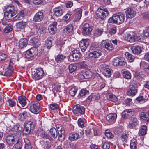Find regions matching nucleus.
Segmentation results:
<instances>
[{
  "mask_svg": "<svg viewBox=\"0 0 149 149\" xmlns=\"http://www.w3.org/2000/svg\"><path fill=\"white\" fill-rule=\"evenodd\" d=\"M130 90L137 91V85L134 81H132V83L130 85Z\"/></svg>",
  "mask_w": 149,
  "mask_h": 149,
  "instance_id": "obj_47",
  "label": "nucleus"
},
{
  "mask_svg": "<svg viewBox=\"0 0 149 149\" xmlns=\"http://www.w3.org/2000/svg\"><path fill=\"white\" fill-rule=\"evenodd\" d=\"M115 15H113L112 17H110L108 20V22L110 23H115L116 24V20Z\"/></svg>",
  "mask_w": 149,
  "mask_h": 149,
  "instance_id": "obj_61",
  "label": "nucleus"
},
{
  "mask_svg": "<svg viewBox=\"0 0 149 149\" xmlns=\"http://www.w3.org/2000/svg\"><path fill=\"white\" fill-rule=\"evenodd\" d=\"M37 133L38 136H40L43 138L49 139V136L47 133L44 131L43 130L41 129L38 130Z\"/></svg>",
  "mask_w": 149,
  "mask_h": 149,
  "instance_id": "obj_26",
  "label": "nucleus"
},
{
  "mask_svg": "<svg viewBox=\"0 0 149 149\" xmlns=\"http://www.w3.org/2000/svg\"><path fill=\"white\" fill-rule=\"evenodd\" d=\"M6 141L8 144H11L14 143L15 139L13 136L9 135L6 137Z\"/></svg>",
  "mask_w": 149,
  "mask_h": 149,
  "instance_id": "obj_41",
  "label": "nucleus"
},
{
  "mask_svg": "<svg viewBox=\"0 0 149 149\" xmlns=\"http://www.w3.org/2000/svg\"><path fill=\"white\" fill-rule=\"evenodd\" d=\"M84 74L85 79H88L91 78L92 76V73L89 71H87L84 72Z\"/></svg>",
  "mask_w": 149,
  "mask_h": 149,
  "instance_id": "obj_54",
  "label": "nucleus"
},
{
  "mask_svg": "<svg viewBox=\"0 0 149 149\" xmlns=\"http://www.w3.org/2000/svg\"><path fill=\"white\" fill-rule=\"evenodd\" d=\"M28 44V40L26 39H21L19 42V46L20 48H24Z\"/></svg>",
  "mask_w": 149,
  "mask_h": 149,
  "instance_id": "obj_23",
  "label": "nucleus"
},
{
  "mask_svg": "<svg viewBox=\"0 0 149 149\" xmlns=\"http://www.w3.org/2000/svg\"><path fill=\"white\" fill-rule=\"evenodd\" d=\"M92 30V26L88 23H85L83 26L82 33L85 36H89L91 34Z\"/></svg>",
  "mask_w": 149,
  "mask_h": 149,
  "instance_id": "obj_4",
  "label": "nucleus"
},
{
  "mask_svg": "<svg viewBox=\"0 0 149 149\" xmlns=\"http://www.w3.org/2000/svg\"><path fill=\"white\" fill-rule=\"evenodd\" d=\"M25 143L24 148L25 149H31V145L29 140L27 138H25L24 139L23 143Z\"/></svg>",
  "mask_w": 149,
  "mask_h": 149,
  "instance_id": "obj_36",
  "label": "nucleus"
},
{
  "mask_svg": "<svg viewBox=\"0 0 149 149\" xmlns=\"http://www.w3.org/2000/svg\"><path fill=\"white\" fill-rule=\"evenodd\" d=\"M125 40L130 42H133L135 41V36L134 35H131L130 34L126 33L123 36Z\"/></svg>",
  "mask_w": 149,
  "mask_h": 149,
  "instance_id": "obj_17",
  "label": "nucleus"
},
{
  "mask_svg": "<svg viewBox=\"0 0 149 149\" xmlns=\"http://www.w3.org/2000/svg\"><path fill=\"white\" fill-rule=\"evenodd\" d=\"M27 25L26 23L24 22H19L17 24V27L19 29H23Z\"/></svg>",
  "mask_w": 149,
  "mask_h": 149,
  "instance_id": "obj_43",
  "label": "nucleus"
},
{
  "mask_svg": "<svg viewBox=\"0 0 149 149\" xmlns=\"http://www.w3.org/2000/svg\"><path fill=\"white\" fill-rule=\"evenodd\" d=\"M72 111L74 114L77 116L81 115L84 113L85 108L84 107L77 104L73 107Z\"/></svg>",
  "mask_w": 149,
  "mask_h": 149,
  "instance_id": "obj_8",
  "label": "nucleus"
},
{
  "mask_svg": "<svg viewBox=\"0 0 149 149\" xmlns=\"http://www.w3.org/2000/svg\"><path fill=\"white\" fill-rule=\"evenodd\" d=\"M128 138V136L125 134H122L121 136V139L123 142H127Z\"/></svg>",
  "mask_w": 149,
  "mask_h": 149,
  "instance_id": "obj_51",
  "label": "nucleus"
},
{
  "mask_svg": "<svg viewBox=\"0 0 149 149\" xmlns=\"http://www.w3.org/2000/svg\"><path fill=\"white\" fill-rule=\"evenodd\" d=\"M139 123L137 118L134 117L132 118L129 122L128 127L130 128L133 129L136 127Z\"/></svg>",
  "mask_w": 149,
  "mask_h": 149,
  "instance_id": "obj_13",
  "label": "nucleus"
},
{
  "mask_svg": "<svg viewBox=\"0 0 149 149\" xmlns=\"http://www.w3.org/2000/svg\"><path fill=\"white\" fill-rule=\"evenodd\" d=\"M115 15H113L112 17H110L108 20V22L110 23H115L116 24V20Z\"/></svg>",
  "mask_w": 149,
  "mask_h": 149,
  "instance_id": "obj_60",
  "label": "nucleus"
},
{
  "mask_svg": "<svg viewBox=\"0 0 149 149\" xmlns=\"http://www.w3.org/2000/svg\"><path fill=\"white\" fill-rule=\"evenodd\" d=\"M34 48H31L27 50L26 53V56L27 58H29L35 55L33 52Z\"/></svg>",
  "mask_w": 149,
  "mask_h": 149,
  "instance_id": "obj_37",
  "label": "nucleus"
},
{
  "mask_svg": "<svg viewBox=\"0 0 149 149\" xmlns=\"http://www.w3.org/2000/svg\"><path fill=\"white\" fill-rule=\"evenodd\" d=\"M72 14L71 13H67L65 16H64L63 18V20L65 21H66L68 20L70 17H71Z\"/></svg>",
  "mask_w": 149,
  "mask_h": 149,
  "instance_id": "obj_62",
  "label": "nucleus"
},
{
  "mask_svg": "<svg viewBox=\"0 0 149 149\" xmlns=\"http://www.w3.org/2000/svg\"><path fill=\"white\" fill-rule=\"evenodd\" d=\"M130 147L131 149H137L136 141V139H133L131 140Z\"/></svg>",
  "mask_w": 149,
  "mask_h": 149,
  "instance_id": "obj_44",
  "label": "nucleus"
},
{
  "mask_svg": "<svg viewBox=\"0 0 149 149\" xmlns=\"http://www.w3.org/2000/svg\"><path fill=\"white\" fill-rule=\"evenodd\" d=\"M85 119L84 118H80L78 120V124L80 127L83 128L84 127V123Z\"/></svg>",
  "mask_w": 149,
  "mask_h": 149,
  "instance_id": "obj_45",
  "label": "nucleus"
},
{
  "mask_svg": "<svg viewBox=\"0 0 149 149\" xmlns=\"http://www.w3.org/2000/svg\"><path fill=\"white\" fill-rule=\"evenodd\" d=\"M56 128H51L49 132L51 135L54 138H56L58 134V139L61 141H63L65 137V130L64 128L61 125L57 124L56 125Z\"/></svg>",
  "mask_w": 149,
  "mask_h": 149,
  "instance_id": "obj_1",
  "label": "nucleus"
},
{
  "mask_svg": "<svg viewBox=\"0 0 149 149\" xmlns=\"http://www.w3.org/2000/svg\"><path fill=\"white\" fill-rule=\"evenodd\" d=\"M17 13V10L15 9L13 5H10L7 8L6 12L4 13V16L6 19H10Z\"/></svg>",
  "mask_w": 149,
  "mask_h": 149,
  "instance_id": "obj_2",
  "label": "nucleus"
},
{
  "mask_svg": "<svg viewBox=\"0 0 149 149\" xmlns=\"http://www.w3.org/2000/svg\"><path fill=\"white\" fill-rule=\"evenodd\" d=\"M44 18V15L42 12L39 11L36 13L33 18L34 21L38 22L42 21Z\"/></svg>",
  "mask_w": 149,
  "mask_h": 149,
  "instance_id": "obj_14",
  "label": "nucleus"
},
{
  "mask_svg": "<svg viewBox=\"0 0 149 149\" xmlns=\"http://www.w3.org/2000/svg\"><path fill=\"white\" fill-rule=\"evenodd\" d=\"M117 115L116 113H111L107 115L106 117V119L109 122L114 121L116 118Z\"/></svg>",
  "mask_w": 149,
  "mask_h": 149,
  "instance_id": "obj_21",
  "label": "nucleus"
},
{
  "mask_svg": "<svg viewBox=\"0 0 149 149\" xmlns=\"http://www.w3.org/2000/svg\"><path fill=\"white\" fill-rule=\"evenodd\" d=\"M132 52L138 55L142 52L141 47L139 46H133L131 47Z\"/></svg>",
  "mask_w": 149,
  "mask_h": 149,
  "instance_id": "obj_20",
  "label": "nucleus"
},
{
  "mask_svg": "<svg viewBox=\"0 0 149 149\" xmlns=\"http://www.w3.org/2000/svg\"><path fill=\"white\" fill-rule=\"evenodd\" d=\"M73 29V25L72 24H69L65 27L64 31L65 33H68L72 31Z\"/></svg>",
  "mask_w": 149,
  "mask_h": 149,
  "instance_id": "obj_31",
  "label": "nucleus"
},
{
  "mask_svg": "<svg viewBox=\"0 0 149 149\" xmlns=\"http://www.w3.org/2000/svg\"><path fill=\"white\" fill-rule=\"evenodd\" d=\"M65 58V56L62 54H59L55 57V59L57 62L60 63L63 61Z\"/></svg>",
  "mask_w": 149,
  "mask_h": 149,
  "instance_id": "obj_40",
  "label": "nucleus"
},
{
  "mask_svg": "<svg viewBox=\"0 0 149 149\" xmlns=\"http://www.w3.org/2000/svg\"><path fill=\"white\" fill-rule=\"evenodd\" d=\"M147 129V127L146 126L143 125L142 126L139 132L140 136H142L146 134Z\"/></svg>",
  "mask_w": 149,
  "mask_h": 149,
  "instance_id": "obj_34",
  "label": "nucleus"
},
{
  "mask_svg": "<svg viewBox=\"0 0 149 149\" xmlns=\"http://www.w3.org/2000/svg\"><path fill=\"white\" fill-rule=\"evenodd\" d=\"M79 137V135L78 134H70L69 139L70 141H72L77 140Z\"/></svg>",
  "mask_w": 149,
  "mask_h": 149,
  "instance_id": "obj_35",
  "label": "nucleus"
},
{
  "mask_svg": "<svg viewBox=\"0 0 149 149\" xmlns=\"http://www.w3.org/2000/svg\"><path fill=\"white\" fill-rule=\"evenodd\" d=\"M33 124V122L31 121H28L26 123L23 130L25 134H27L30 132Z\"/></svg>",
  "mask_w": 149,
  "mask_h": 149,
  "instance_id": "obj_15",
  "label": "nucleus"
},
{
  "mask_svg": "<svg viewBox=\"0 0 149 149\" xmlns=\"http://www.w3.org/2000/svg\"><path fill=\"white\" fill-rule=\"evenodd\" d=\"M18 101L22 107H24L26 104V98L23 96L18 97Z\"/></svg>",
  "mask_w": 149,
  "mask_h": 149,
  "instance_id": "obj_32",
  "label": "nucleus"
},
{
  "mask_svg": "<svg viewBox=\"0 0 149 149\" xmlns=\"http://www.w3.org/2000/svg\"><path fill=\"white\" fill-rule=\"evenodd\" d=\"M44 73V71L42 68H38L32 72V75L34 79L39 80L42 77Z\"/></svg>",
  "mask_w": 149,
  "mask_h": 149,
  "instance_id": "obj_6",
  "label": "nucleus"
},
{
  "mask_svg": "<svg viewBox=\"0 0 149 149\" xmlns=\"http://www.w3.org/2000/svg\"><path fill=\"white\" fill-rule=\"evenodd\" d=\"M23 144L22 139H19L17 143L13 146V149H21Z\"/></svg>",
  "mask_w": 149,
  "mask_h": 149,
  "instance_id": "obj_27",
  "label": "nucleus"
},
{
  "mask_svg": "<svg viewBox=\"0 0 149 149\" xmlns=\"http://www.w3.org/2000/svg\"><path fill=\"white\" fill-rule=\"evenodd\" d=\"M109 98L110 100L112 102H114L117 100V98L116 96L112 94L109 95Z\"/></svg>",
  "mask_w": 149,
  "mask_h": 149,
  "instance_id": "obj_56",
  "label": "nucleus"
},
{
  "mask_svg": "<svg viewBox=\"0 0 149 149\" xmlns=\"http://www.w3.org/2000/svg\"><path fill=\"white\" fill-rule=\"evenodd\" d=\"M31 44L34 46L35 47L37 48L40 45L39 40L38 38H31L29 41Z\"/></svg>",
  "mask_w": 149,
  "mask_h": 149,
  "instance_id": "obj_22",
  "label": "nucleus"
},
{
  "mask_svg": "<svg viewBox=\"0 0 149 149\" xmlns=\"http://www.w3.org/2000/svg\"><path fill=\"white\" fill-rule=\"evenodd\" d=\"M137 92V91H135L134 90L133 91L132 90H129L127 92V94L128 95H129L132 96H133L136 95Z\"/></svg>",
  "mask_w": 149,
  "mask_h": 149,
  "instance_id": "obj_57",
  "label": "nucleus"
},
{
  "mask_svg": "<svg viewBox=\"0 0 149 149\" xmlns=\"http://www.w3.org/2000/svg\"><path fill=\"white\" fill-rule=\"evenodd\" d=\"M123 75L125 78L129 79L131 78V73L129 71L125 69L122 70L121 71Z\"/></svg>",
  "mask_w": 149,
  "mask_h": 149,
  "instance_id": "obj_29",
  "label": "nucleus"
},
{
  "mask_svg": "<svg viewBox=\"0 0 149 149\" xmlns=\"http://www.w3.org/2000/svg\"><path fill=\"white\" fill-rule=\"evenodd\" d=\"M111 70L109 68H105L104 69L103 74L107 77H109L111 76Z\"/></svg>",
  "mask_w": 149,
  "mask_h": 149,
  "instance_id": "obj_38",
  "label": "nucleus"
},
{
  "mask_svg": "<svg viewBox=\"0 0 149 149\" xmlns=\"http://www.w3.org/2000/svg\"><path fill=\"white\" fill-rule=\"evenodd\" d=\"M81 56L80 52L78 50H74L72 51V54L69 56L68 60L71 61H74L78 60Z\"/></svg>",
  "mask_w": 149,
  "mask_h": 149,
  "instance_id": "obj_7",
  "label": "nucleus"
},
{
  "mask_svg": "<svg viewBox=\"0 0 149 149\" xmlns=\"http://www.w3.org/2000/svg\"><path fill=\"white\" fill-rule=\"evenodd\" d=\"M50 108L52 110H56L58 108V105L56 103H53L50 105Z\"/></svg>",
  "mask_w": 149,
  "mask_h": 149,
  "instance_id": "obj_59",
  "label": "nucleus"
},
{
  "mask_svg": "<svg viewBox=\"0 0 149 149\" xmlns=\"http://www.w3.org/2000/svg\"><path fill=\"white\" fill-rule=\"evenodd\" d=\"M122 116L123 118L125 119L130 118L127 109L125 110L122 113Z\"/></svg>",
  "mask_w": 149,
  "mask_h": 149,
  "instance_id": "obj_48",
  "label": "nucleus"
},
{
  "mask_svg": "<svg viewBox=\"0 0 149 149\" xmlns=\"http://www.w3.org/2000/svg\"><path fill=\"white\" fill-rule=\"evenodd\" d=\"M30 109L31 112L35 114H37L40 111V104L37 102H31Z\"/></svg>",
  "mask_w": 149,
  "mask_h": 149,
  "instance_id": "obj_9",
  "label": "nucleus"
},
{
  "mask_svg": "<svg viewBox=\"0 0 149 149\" xmlns=\"http://www.w3.org/2000/svg\"><path fill=\"white\" fill-rule=\"evenodd\" d=\"M77 90L74 88H72L70 91V95L72 96H74L77 92Z\"/></svg>",
  "mask_w": 149,
  "mask_h": 149,
  "instance_id": "obj_52",
  "label": "nucleus"
},
{
  "mask_svg": "<svg viewBox=\"0 0 149 149\" xmlns=\"http://www.w3.org/2000/svg\"><path fill=\"white\" fill-rule=\"evenodd\" d=\"M52 38L50 37H48L45 41V45L47 48L49 49L52 45Z\"/></svg>",
  "mask_w": 149,
  "mask_h": 149,
  "instance_id": "obj_33",
  "label": "nucleus"
},
{
  "mask_svg": "<svg viewBox=\"0 0 149 149\" xmlns=\"http://www.w3.org/2000/svg\"><path fill=\"white\" fill-rule=\"evenodd\" d=\"M82 44L83 46H88L89 45V42L87 39H82L80 42L79 45L81 46V44Z\"/></svg>",
  "mask_w": 149,
  "mask_h": 149,
  "instance_id": "obj_55",
  "label": "nucleus"
},
{
  "mask_svg": "<svg viewBox=\"0 0 149 149\" xmlns=\"http://www.w3.org/2000/svg\"><path fill=\"white\" fill-rule=\"evenodd\" d=\"M68 68L70 72L72 73L77 69V67L74 65L71 64L69 65Z\"/></svg>",
  "mask_w": 149,
  "mask_h": 149,
  "instance_id": "obj_49",
  "label": "nucleus"
},
{
  "mask_svg": "<svg viewBox=\"0 0 149 149\" xmlns=\"http://www.w3.org/2000/svg\"><path fill=\"white\" fill-rule=\"evenodd\" d=\"M116 24H119L123 23L125 19L124 14L121 13H118L115 14Z\"/></svg>",
  "mask_w": 149,
  "mask_h": 149,
  "instance_id": "obj_11",
  "label": "nucleus"
},
{
  "mask_svg": "<svg viewBox=\"0 0 149 149\" xmlns=\"http://www.w3.org/2000/svg\"><path fill=\"white\" fill-rule=\"evenodd\" d=\"M27 117L28 114L27 112L24 111L19 115L18 118L21 121H24Z\"/></svg>",
  "mask_w": 149,
  "mask_h": 149,
  "instance_id": "obj_30",
  "label": "nucleus"
},
{
  "mask_svg": "<svg viewBox=\"0 0 149 149\" xmlns=\"http://www.w3.org/2000/svg\"><path fill=\"white\" fill-rule=\"evenodd\" d=\"M44 30V28L40 25H38L36 26V31L38 34L43 33Z\"/></svg>",
  "mask_w": 149,
  "mask_h": 149,
  "instance_id": "obj_42",
  "label": "nucleus"
},
{
  "mask_svg": "<svg viewBox=\"0 0 149 149\" xmlns=\"http://www.w3.org/2000/svg\"><path fill=\"white\" fill-rule=\"evenodd\" d=\"M144 70L148 73L149 74V64L145 63L143 66Z\"/></svg>",
  "mask_w": 149,
  "mask_h": 149,
  "instance_id": "obj_64",
  "label": "nucleus"
},
{
  "mask_svg": "<svg viewBox=\"0 0 149 149\" xmlns=\"http://www.w3.org/2000/svg\"><path fill=\"white\" fill-rule=\"evenodd\" d=\"M24 12L23 10H21L18 13L17 15L14 17L15 20H20L24 17Z\"/></svg>",
  "mask_w": 149,
  "mask_h": 149,
  "instance_id": "obj_28",
  "label": "nucleus"
},
{
  "mask_svg": "<svg viewBox=\"0 0 149 149\" xmlns=\"http://www.w3.org/2000/svg\"><path fill=\"white\" fill-rule=\"evenodd\" d=\"M57 23L56 22H54L53 24L50 25L49 27L48 30L49 33L52 35L55 33L57 31Z\"/></svg>",
  "mask_w": 149,
  "mask_h": 149,
  "instance_id": "obj_16",
  "label": "nucleus"
},
{
  "mask_svg": "<svg viewBox=\"0 0 149 149\" xmlns=\"http://www.w3.org/2000/svg\"><path fill=\"white\" fill-rule=\"evenodd\" d=\"M125 55L127 58L130 62H133L135 59V57L128 52H126Z\"/></svg>",
  "mask_w": 149,
  "mask_h": 149,
  "instance_id": "obj_39",
  "label": "nucleus"
},
{
  "mask_svg": "<svg viewBox=\"0 0 149 149\" xmlns=\"http://www.w3.org/2000/svg\"><path fill=\"white\" fill-rule=\"evenodd\" d=\"M75 19L76 21H79L82 16V10L81 8H77L75 10Z\"/></svg>",
  "mask_w": 149,
  "mask_h": 149,
  "instance_id": "obj_24",
  "label": "nucleus"
},
{
  "mask_svg": "<svg viewBox=\"0 0 149 149\" xmlns=\"http://www.w3.org/2000/svg\"><path fill=\"white\" fill-rule=\"evenodd\" d=\"M129 117L130 118L134 116L135 113V110L133 109H127Z\"/></svg>",
  "mask_w": 149,
  "mask_h": 149,
  "instance_id": "obj_53",
  "label": "nucleus"
},
{
  "mask_svg": "<svg viewBox=\"0 0 149 149\" xmlns=\"http://www.w3.org/2000/svg\"><path fill=\"white\" fill-rule=\"evenodd\" d=\"M103 32V30L101 29H97L95 31L94 35L98 37L100 36Z\"/></svg>",
  "mask_w": 149,
  "mask_h": 149,
  "instance_id": "obj_50",
  "label": "nucleus"
},
{
  "mask_svg": "<svg viewBox=\"0 0 149 149\" xmlns=\"http://www.w3.org/2000/svg\"><path fill=\"white\" fill-rule=\"evenodd\" d=\"M139 116L141 121H145L146 123L149 122V114L148 112H142L141 113Z\"/></svg>",
  "mask_w": 149,
  "mask_h": 149,
  "instance_id": "obj_12",
  "label": "nucleus"
},
{
  "mask_svg": "<svg viewBox=\"0 0 149 149\" xmlns=\"http://www.w3.org/2000/svg\"><path fill=\"white\" fill-rule=\"evenodd\" d=\"M101 51L100 49H97L96 51L91 52L88 55L89 57L97 58L100 56L101 55Z\"/></svg>",
  "mask_w": 149,
  "mask_h": 149,
  "instance_id": "obj_19",
  "label": "nucleus"
},
{
  "mask_svg": "<svg viewBox=\"0 0 149 149\" xmlns=\"http://www.w3.org/2000/svg\"><path fill=\"white\" fill-rule=\"evenodd\" d=\"M100 46L109 51L113 50L114 48L111 41L108 40H103L101 42Z\"/></svg>",
  "mask_w": 149,
  "mask_h": 149,
  "instance_id": "obj_5",
  "label": "nucleus"
},
{
  "mask_svg": "<svg viewBox=\"0 0 149 149\" xmlns=\"http://www.w3.org/2000/svg\"><path fill=\"white\" fill-rule=\"evenodd\" d=\"M89 94V92L87 90L83 89L80 91L79 95L81 97H83Z\"/></svg>",
  "mask_w": 149,
  "mask_h": 149,
  "instance_id": "obj_46",
  "label": "nucleus"
},
{
  "mask_svg": "<svg viewBox=\"0 0 149 149\" xmlns=\"http://www.w3.org/2000/svg\"><path fill=\"white\" fill-rule=\"evenodd\" d=\"M8 103L9 106L11 107L15 106L16 105L15 102L12 99L8 100Z\"/></svg>",
  "mask_w": 149,
  "mask_h": 149,
  "instance_id": "obj_63",
  "label": "nucleus"
},
{
  "mask_svg": "<svg viewBox=\"0 0 149 149\" xmlns=\"http://www.w3.org/2000/svg\"><path fill=\"white\" fill-rule=\"evenodd\" d=\"M54 13L56 16L59 17L61 16L63 13V10L59 7H56L53 10Z\"/></svg>",
  "mask_w": 149,
  "mask_h": 149,
  "instance_id": "obj_25",
  "label": "nucleus"
},
{
  "mask_svg": "<svg viewBox=\"0 0 149 149\" xmlns=\"http://www.w3.org/2000/svg\"><path fill=\"white\" fill-rule=\"evenodd\" d=\"M96 13L98 17L103 19L108 15L109 12L107 9L101 6L97 9Z\"/></svg>",
  "mask_w": 149,
  "mask_h": 149,
  "instance_id": "obj_3",
  "label": "nucleus"
},
{
  "mask_svg": "<svg viewBox=\"0 0 149 149\" xmlns=\"http://www.w3.org/2000/svg\"><path fill=\"white\" fill-rule=\"evenodd\" d=\"M12 64V63L10 62L4 72V75L5 76L8 77L11 76L13 71V67L11 65Z\"/></svg>",
  "mask_w": 149,
  "mask_h": 149,
  "instance_id": "obj_18",
  "label": "nucleus"
},
{
  "mask_svg": "<svg viewBox=\"0 0 149 149\" xmlns=\"http://www.w3.org/2000/svg\"><path fill=\"white\" fill-rule=\"evenodd\" d=\"M120 58L118 57H116L114 58L113 61V64L115 66H117L118 65L119 61H120Z\"/></svg>",
  "mask_w": 149,
  "mask_h": 149,
  "instance_id": "obj_58",
  "label": "nucleus"
},
{
  "mask_svg": "<svg viewBox=\"0 0 149 149\" xmlns=\"http://www.w3.org/2000/svg\"><path fill=\"white\" fill-rule=\"evenodd\" d=\"M125 13L127 18H131L134 17L136 14L135 8L133 7L126 8Z\"/></svg>",
  "mask_w": 149,
  "mask_h": 149,
  "instance_id": "obj_10",
  "label": "nucleus"
}]
</instances>
